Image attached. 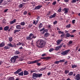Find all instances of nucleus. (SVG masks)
I'll return each instance as SVG.
<instances>
[{
  "label": "nucleus",
  "instance_id": "f257e3e1",
  "mask_svg": "<svg viewBox=\"0 0 80 80\" xmlns=\"http://www.w3.org/2000/svg\"><path fill=\"white\" fill-rule=\"evenodd\" d=\"M36 43V45L38 48H43L45 45V42L43 40H39Z\"/></svg>",
  "mask_w": 80,
  "mask_h": 80
},
{
  "label": "nucleus",
  "instance_id": "f03ea898",
  "mask_svg": "<svg viewBox=\"0 0 80 80\" xmlns=\"http://www.w3.org/2000/svg\"><path fill=\"white\" fill-rule=\"evenodd\" d=\"M18 58V56H14L13 57H12L11 59V62H12V63H15L16 61V60Z\"/></svg>",
  "mask_w": 80,
  "mask_h": 80
},
{
  "label": "nucleus",
  "instance_id": "7ed1b4c3",
  "mask_svg": "<svg viewBox=\"0 0 80 80\" xmlns=\"http://www.w3.org/2000/svg\"><path fill=\"white\" fill-rule=\"evenodd\" d=\"M69 51H70V50H68L65 51H63L61 53V54L62 55H67V54L68 52H69Z\"/></svg>",
  "mask_w": 80,
  "mask_h": 80
},
{
  "label": "nucleus",
  "instance_id": "20e7f679",
  "mask_svg": "<svg viewBox=\"0 0 80 80\" xmlns=\"http://www.w3.org/2000/svg\"><path fill=\"white\" fill-rule=\"evenodd\" d=\"M63 43H62L60 45V46H57L56 47V48H55V50L56 51H58V50L60 48H61V47H62V46L63 45Z\"/></svg>",
  "mask_w": 80,
  "mask_h": 80
},
{
  "label": "nucleus",
  "instance_id": "39448f33",
  "mask_svg": "<svg viewBox=\"0 0 80 80\" xmlns=\"http://www.w3.org/2000/svg\"><path fill=\"white\" fill-rule=\"evenodd\" d=\"M41 60V59L39 60H37L35 61H30L31 64H33V63H37V62H40Z\"/></svg>",
  "mask_w": 80,
  "mask_h": 80
},
{
  "label": "nucleus",
  "instance_id": "423d86ee",
  "mask_svg": "<svg viewBox=\"0 0 80 80\" xmlns=\"http://www.w3.org/2000/svg\"><path fill=\"white\" fill-rule=\"evenodd\" d=\"M42 7V5H39L38 6H37L36 7L34 8V10H39V9H40Z\"/></svg>",
  "mask_w": 80,
  "mask_h": 80
},
{
  "label": "nucleus",
  "instance_id": "0eeeda50",
  "mask_svg": "<svg viewBox=\"0 0 80 80\" xmlns=\"http://www.w3.org/2000/svg\"><path fill=\"white\" fill-rule=\"evenodd\" d=\"M75 79L77 80H80V75L79 74H78L75 76Z\"/></svg>",
  "mask_w": 80,
  "mask_h": 80
},
{
  "label": "nucleus",
  "instance_id": "6e6552de",
  "mask_svg": "<svg viewBox=\"0 0 80 80\" xmlns=\"http://www.w3.org/2000/svg\"><path fill=\"white\" fill-rule=\"evenodd\" d=\"M62 41H63L62 39H59L57 41V45H59L60 44V43H61Z\"/></svg>",
  "mask_w": 80,
  "mask_h": 80
},
{
  "label": "nucleus",
  "instance_id": "1a4fd4ad",
  "mask_svg": "<svg viewBox=\"0 0 80 80\" xmlns=\"http://www.w3.org/2000/svg\"><path fill=\"white\" fill-rule=\"evenodd\" d=\"M22 69L20 68L18 69L15 72H14V74H17V73H19V72H21V71H22Z\"/></svg>",
  "mask_w": 80,
  "mask_h": 80
},
{
  "label": "nucleus",
  "instance_id": "9d476101",
  "mask_svg": "<svg viewBox=\"0 0 80 80\" xmlns=\"http://www.w3.org/2000/svg\"><path fill=\"white\" fill-rule=\"evenodd\" d=\"M16 22V19H14L13 21H12L10 22L9 23L10 25H12V24H13L14 23H15Z\"/></svg>",
  "mask_w": 80,
  "mask_h": 80
},
{
  "label": "nucleus",
  "instance_id": "9b49d317",
  "mask_svg": "<svg viewBox=\"0 0 80 80\" xmlns=\"http://www.w3.org/2000/svg\"><path fill=\"white\" fill-rule=\"evenodd\" d=\"M20 51L18 50H16L14 52L15 55H19V54H20Z\"/></svg>",
  "mask_w": 80,
  "mask_h": 80
},
{
  "label": "nucleus",
  "instance_id": "f8f14e48",
  "mask_svg": "<svg viewBox=\"0 0 80 80\" xmlns=\"http://www.w3.org/2000/svg\"><path fill=\"white\" fill-rule=\"evenodd\" d=\"M34 77L38 78V74L36 73H33L32 74V78H34Z\"/></svg>",
  "mask_w": 80,
  "mask_h": 80
},
{
  "label": "nucleus",
  "instance_id": "ddd939ff",
  "mask_svg": "<svg viewBox=\"0 0 80 80\" xmlns=\"http://www.w3.org/2000/svg\"><path fill=\"white\" fill-rule=\"evenodd\" d=\"M56 16V13H54L53 15H51L49 17V18L51 19L52 18H54Z\"/></svg>",
  "mask_w": 80,
  "mask_h": 80
},
{
  "label": "nucleus",
  "instance_id": "4468645a",
  "mask_svg": "<svg viewBox=\"0 0 80 80\" xmlns=\"http://www.w3.org/2000/svg\"><path fill=\"white\" fill-rule=\"evenodd\" d=\"M8 47H16V45H13L11 43L8 44Z\"/></svg>",
  "mask_w": 80,
  "mask_h": 80
},
{
  "label": "nucleus",
  "instance_id": "2eb2a0df",
  "mask_svg": "<svg viewBox=\"0 0 80 80\" xmlns=\"http://www.w3.org/2000/svg\"><path fill=\"white\" fill-rule=\"evenodd\" d=\"M5 45V42H3L1 43H0V47H4Z\"/></svg>",
  "mask_w": 80,
  "mask_h": 80
},
{
  "label": "nucleus",
  "instance_id": "dca6fc26",
  "mask_svg": "<svg viewBox=\"0 0 80 80\" xmlns=\"http://www.w3.org/2000/svg\"><path fill=\"white\" fill-rule=\"evenodd\" d=\"M16 29H22V27H21V26L20 25H18L16 26Z\"/></svg>",
  "mask_w": 80,
  "mask_h": 80
},
{
  "label": "nucleus",
  "instance_id": "f3484780",
  "mask_svg": "<svg viewBox=\"0 0 80 80\" xmlns=\"http://www.w3.org/2000/svg\"><path fill=\"white\" fill-rule=\"evenodd\" d=\"M9 29V26H6L4 28V30L5 31H7Z\"/></svg>",
  "mask_w": 80,
  "mask_h": 80
},
{
  "label": "nucleus",
  "instance_id": "a211bd4d",
  "mask_svg": "<svg viewBox=\"0 0 80 80\" xmlns=\"http://www.w3.org/2000/svg\"><path fill=\"white\" fill-rule=\"evenodd\" d=\"M29 74V73H28V71L25 70L24 72V75H28Z\"/></svg>",
  "mask_w": 80,
  "mask_h": 80
},
{
  "label": "nucleus",
  "instance_id": "6ab92c4d",
  "mask_svg": "<svg viewBox=\"0 0 80 80\" xmlns=\"http://www.w3.org/2000/svg\"><path fill=\"white\" fill-rule=\"evenodd\" d=\"M19 76H23V71H22L21 72L18 73Z\"/></svg>",
  "mask_w": 80,
  "mask_h": 80
},
{
  "label": "nucleus",
  "instance_id": "aec40b11",
  "mask_svg": "<svg viewBox=\"0 0 80 80\" xmlns=\"http://www.w3.org/2000/svg\"><path fill=\"white\" fill-rule=\"evenodd\" d=\"M63 11H65L64 12V13H68V10H67V8H64Z\"/></svg>",
  "mask_w": 80,
  "mask_h": 80
},
{
  "label": "nucleus",
  "instance_id": "412c9836",
  "mask_svg": "<svg viewBox=\"0 0 80 80\" xmlns=\"http://www.w3.org/2000/svg\"><path fill=\"white\" fill-rule=\"evenodd\" d=\"M24 6V3H22V4H20L19 6V8H22Z\"/></svg>",
  "mask_w": 80,
  "mask_h": 80
},
{
  "label": "nucleus",
  "instance_id": "4be33fe9",
  "mask_svg": "<svg viewBox=\"0 0 80 80\" xmlns=\"http://www.w3.org/2000/svg\"><path fill=\"white\" fill-rule=\"evenodd\" d=\"M48 29H44V31H43L42 33V34H44V33H45V32H48Z\"/></svg>",
  "mask_w": 80,
  "mask_h": 80
},
{
  "label": "nucleus",
  "instance_id": "5701e85b",
  "mask_svg": "<svg viewBox=\"0 0 80 80\" xmlns=\"http://www.w3.org/2000/svg\"><path fill=\"white\" fill-rule=\"evenodd\" d=\"M39 21V20H37L36 22L35 21H34L33 22V24H35V25H36L37 24V23H38V22Z\"/></svg>",
  "mask_w": 80,
  "mask_h": 80
},
{
  "label": "nucleus",
  "instance_id": "b1692460",
  "mask_svg": "<svg viewBox=\"0 0 80 80\" xmlns=\"http://www.w3.org/2000/svg\"><path fill=\"white\" fill-rule=\"evenodd\" d=\"M42 27H43V24L41 23L39 25L38 28L39 29H40V28H42Z\"/></svg>",
  "mask_w": 80,
  "mask_h": 80
},
{
  "label": "nucleus",
  "instance_id": "393cba45",
  "mask_svg": "<svg viewBox=\"0 0 80 80\" xmlns=\"http://www.w3.org/2000/svg\"><path fill=\"white\" fill-rule=\"evenodd\" d=\"M44 35L45 37H48V35H49V33H48V32H46L45 33Z\"/></svg>",
  "mask_w": 80,
  "mask_h": 80
},
{
  "label": "nucleus",
  "instance_id": "a878e982",
  "mask_svg": "<svg viewBox=\"0 0 80 80\" xmlns=\"http://www.w3.org/2000/svg\"><path fill=\"white\" fill-rule=\"evenodd\" d=\"M71 66L72 68H77V65H75V64H72Z\"/></svg>",
  "mask_w": 80,
  "mask_h": 80
},
{
  "label": "nucleus",
  "instance_id": "bb28decb",
  "mask_svg": "<svg viewBox=\"0 0 80 80\" xmlns=\"http://www.w3.org/2000/svg\"><path fill=\"white\" fill-rule=\"evenodd\" d=\"M66 38H68L70 37V34L68 33H67L66 34Z\"/></svg>",
  "mask_w": 80,
  "mask_h": 80
},
{
  "label": "nucleus",
  "instance_id": "cd10ccee",
  "mask_svg": "<svg viewBox=\"0 0 80 80\" xmlns=\"http://www.w3.org/2000/svg\"><path fill=\"white\" fill-rule=\"evenodd\" d=\"M73 72H71L68 74V75H69V76H72V75H73Z\"/></svg>",
  "mask_w": 80,
  "mask_h": 80
},
{
  "label": "nucleus",
  "instance_id": "c85d7f7f",
  "mask_svg": "<svg viewBox=\"0 0 80 80\" xmlns=\"http://www.w3.org/2000/svg\"><path fill=\"white\" fill-rule=\"evenodd\" d=\"M42 76V73L38 74V78H40Z\"/></svg>",
  "mask_w": 80,
  "mask_h": 80
},
{
  "label": "nucleus",
  "instance_id": "c756f323",
  "mask_svg": "<svg viewBox=\"0 0 80 80\" xmlns=\"http://www.w3.org/2000/svg\"><path fill=\"white\" fill-rule=\"evenodd\" d=\"M52 25L51 24H49V25H48V28H49V29H51V28H52Z\"/></svg>",
  "mask_w": 80,
  "mask_h": 80
},
{
  "label": "nucleus",
  "instance_id": "7c9ffc66",
  "mask_svg": "<svg viewBox=\"0 0 80 80\" xmlns=\"http://www.w3.org/2000/svg\"><path fill=\"white\" fill-rule=\"evenodd\" d=\"M31 39H32V38H31L30 36L26 37V40H31Z\"/></svg>",
  "mask_w": 80,
  "mask_h": 80
},
{
  "label": "nucleus",
  "instance_id": "2f4dec72",
  "mask_svg": "<svg viewBox=\"0 0 80 80\" xmlns=\"http://www.w3.org/2000/svg\"><path fill=\"white\" fill-rule=\"evenodd\" d=\"M20 30H15L14 31V33H16L17 32H20Z\"/></svg>",
  "mask_w": 80,
  "mask_h": 80
},
{
  "label": "nucleus",
  "instance_id": "473e14b6",
  "mask_svg": "<svg viewBox=\"0 0 80 80\" xmlns=\"http://www.w3.org/2000/svg\"><path fill=\"white\" fill-rule=\"evenodd\" d=\"M8 80H14V78L11 77L9 78L8 79Z\"/></svg>",
  "mask_w": 80,
  "mask_h": 80
},
{
  "label": "nucleus",
  "instance_id": "72a5a7b5",
  "mask_svg": "<svg viewBox=\"0 0 80 80\" xmlns=\"http://www.w3.org/2000/svg\"><path fill=\"white\" fill-rule=\"evenodd\" d=\"M69 73V70H65L64 71V73L65 74H67Z\"/></svg>",
  "mask_w": 80,
  "mask_h": 80
},
{
  "label": "nucleus",
  "instance_id": "f704fd0d",
  "mask_svg": "<svg viewBox=\"0 0 80 80\" xmlns=\"http://www.w3.org/2000/svg\"><path fill=\"white\" fill-rule=\"evenodd\" d=\"M20 24L21 25L24 26L25 25V23L24 22H21Z\"/></svg>",
  "mask_w": 80,
  "mask_h": 80
},
{
  "label": "nucleus",
  "instance_id": "c9c22d12",
  "mask_svg": "<svg viewBox=\"0 0 80 80\" xmlns=\"http://www.w3.org/2000/svg\"><path fill=\"white\" fill-rule=\"evenodd\" d=\"M62 10V8L61 7H59V9L58 10V12H60Z\"/></svg>",
  "mask_w": 80,
  "mask_h": 80
},
{
  "label": "nucleus",
  "instance_id": "e433bc0d",
  "mask_svg": "<svg viewBox=\"0 0 80 80\" xmlns=\"http://www.w3.org/2000/svg\"><path fill=\"white\" fill-rule=\"evenodd\" d=\"M65 62V59L63 60H60L59 61V63H62V62Z\"/></svg>",
  "mask_w": 80,
  "mask_h": 80
},
{
  "label": "nucleus",
  "instance_id": "4c0bfd02",
  "mask_svg": "<svg viewBox=\"0 0 80 80\" xmlns=\"http://www.w3.org/2000/svg\"><path fill=\"white\" fill-rule=\"evenodd\" d=\"M58 33H59V34H63V33H64V32H62V31H59L58 32Z\"/></svg>",
  "mask_w": 80,
  "mask_h": 80
},
{
  "label": "nucleus",
  "instance_id": "58836bf2",
  "mask_svg": "<svg viewBox=\"0 0 80 80\" xmlns=\"http://www.w3.org/2000/svg\"><path fill=\"white\" fill-rule=\"evenodd\" d=\"M4 48H5V49H6V50H7V49H9L10 48V47H8L7 46H5L4 47Z\"/></svg>",
  "mask_w": 80,
  "mask_h": 80
},
{
  "label": "nucleus",
  "instance_id": "ea45409f",
  "mask_svg": "<svg viewBox=\"0 0 80 80\" xmlns=\"http://www.w3.org/2000/svg\"><path fill=\"white\" fill-rule=\"evenodd\" d=\"M12 37L9 38V40L10 42L12 41Z\"/></svg>",
  "mask_w": 80,
  "mask_h": 80
},
{
  "label": "nucleus",
  "instance_id": "a19ab883",
  "mask_svg": "<svg viewBox=\"0 0 80 80\" xmlns=\"http://www.w3.org/2000/svg\"><path fill=\"white\" fill-rule=\"evenodd\" d=\"M60 63L59 61H55L54 62V64H58V63Z\"/></svg>",
  "mask_w": 80,
  "mask_h": 80
},
{
  "label": "nucleus",
  "instance_id": "79ce46f5",
  "mask_svg": "<svg viewBox=\"0 0 80 80\" xmlns=\"http://www.w3.org/2000/svg\"><path fill=\"white\" fill-rule=\"evenodd\" d=\"M71 2L72 3H76V0H72V1H71Z\"/></svg>",
  "mask_w": 80,
  "mask_h": 80
},
{
  "label": "nucleus",
  "instance_id": "37998d69",
  "mask_svg": "<svg viewBox=\"0 0 80 80\" xmlns=\"http://www.w3.org/2000/svg\"><path fill=\"white\" fill-rule=\"evenodd\" d=\"M54 50V49H53V48H52L50 49L49 50V51L50 52H53V51Z\"/></svg>",
  "mask_w": 80,
  "mask_h": 80
},
{
  "label": "nucleus",
  "instance_id": "c03bdc74",
  "mask_svg": "<svg viewBox=\"0 0 80 80\" xmlns=\"http://www.w3.org/2000/svg\"><path fill=\"white\" fill-rule=\"evenodd\" d=\"M46 69V68H42L40 69V70L41 71H43V70H45Z\"/></svg>",
  "mask_w": 80,
  "mask_h": 80
},
{
  "label": "nucleus",
  "instance_id": "a18cd8bd",
  "mask_svg": "<svg viewBox=\"0 0 80 80\" xmlns=\"http://www.w3.org/2000/svg\"><path fill=\"white\" fill-rule=\"evenodd\" d=\"M70 24H69L66 26V28H70Z\"/></svg>",
  "mask_w": 80,
  "mask_h": 80
},
{
  "label": "nucleus",
  "instance_id": "49530a36",
  "mask_svg": "<svg viewBox=\"0 0 80 80\" xmlns=\"http://www.w3.org/2000/svg\"><path fill=\"white\" fill-rule=\"evenodd\" d=\"M56 3H57V2L56 1H54L52 3V5H55Z\"/></svg>",
  "mask_w": 80,
  "mask_h": 80
},
{
  "label": "nucleus",
  "instance_id": "de8ad7c7",
  "mask_svg": "<svg viewBox=\"0 0 80 80\" xmlns=\"http://www.w3.org/2000/svg\"><path fill=\"white\" fill-rule=\"evenodd\" d=\"M37 38V36H34V34H33V36L31 38Z\"/></svg>",
  "mask_w": 80,
  "mask_h": 80
},
{
  "label": "nucleus",
  "instance_id": "09e8293b",
  "mask_svg": "<svg viewBox=\"0 0 80 80\" xmlns=\"http://www.w3.org/2000/svg\"><path fill=\"white\" fill-rule=\"evenodd\" d=\"M44 30H45V28H43L40 30V31L41 32H42V31H44Z\"/></svg>",
  "mask_w": 80,
  "mask_h": 80
},
{
  "label": "nucleus",
  "instance_id": "8fccbe9b",
  "mask_svg": "<svg viewBox=\"0 0 80 80\" xmlns=\"http://www.w3.org/2000/svg\"><path fill=\"white\" fill-rule=\"evenodd\" d=\"M33 34L31 33L30 34V35H29V37L31 38V37H33Z\"/></svg>",
  "mask_w": 80,
  "mask_h": 80
},
{
  "label": "nucleus",
  "instance_id": "3c124183",
  "mask_svg": "<svg viewBox=\"0 0 80 80\" xmlns=\"http://www.w3.org/2000/svg\"><path fill=\"white\" fill-rule=\"evenodd\" d=\"M65 37V34H62V35H61V37H62V38H64Z\"/></svg>",
  "mask_w": 80,
  "mask_h": 80
},
{
  "label": "nucleus",
  "instance_id": "603ef678",
  "mask_svg": "<svg viewBox=\"0 0 80 80\" xmlns=\"http://www.w3.org/2000/svg\"><path fill=\"white\" fill-rule=\"evenodd\" d=\"M23 15H27V11H25L24 12Z\"/></svg>",
  "mask_w": 80,
  "mask_h": 80
},
{
  "label": "nucleus",
  "instance_id": "864d4df0",
  "mask_svg": "<svg viewBox=\"0 0 80 80\" xmlns=\"http://www.w3.org/2000/svg\"><path fill=\"white\" fill-rule=\"evenodd\" d=\"M72 23H75V20H73L72 21Z\"/></svg>",
  "mask_w": 80,
  "mask_h": 80
},
{
  "label": "nucleus",
  "instance_id": "5fc2aeb1",
  "mask_svg": "<svg viewBox=\"0 0 80 80\" xmlns=\"http://www.w3.org/2000/svg\"><path fill=\"white\" fill-rule=\"evenodd\" d=\"M53 24L54 25H56V24L57 23V21H54L53 22Z\"/></svg>",
  "mask_w": 80,
  "mask_h": 80
},
{
  "label": "nucleus",
  "instance_id": "6e6d98bb",
  "mask_svg": "<svg viewBox=\"0 0 80 80\" xmlns=\"http://www.w3.org/2000/svg\"><path fill=\"white\" fill-rule=\"evenodd\" d=\"M37 65H38V66H40V65H41V63L37 62Z\"/></svg>",
  "mask_w": 80,
  "mask_h": 80
},
{
  "label": "nucleus",
  "instance_id": "4d7b16f0",
  "mask_svg": "<svg viewBox=\"0 0 80 80\" xmlns=\"http://www.w3.org/2000/svg\"><path fill=\"white\" fill-rule=\"evenodd\" d=\"M72 42H72V41L70 40L69 41V44H71L72 43Z\"/></svg>",
  "mask_w": 80,
  "mask_h": 80
},
{
  "label": "nucleus",
  "instance_id": "13d9d810",
  "mask_svg": "<svg viewBox=\"0 0 80 80\" xmlns=\"http://www.w3.org/2000/svg\"><path fill=\"white\" fill-rule=\"evenodd\" d=\"M23 2H28V1H29V0H22Z\"/></svg>",
  "mask_w": 80,
  "mask_h": 80
},
{
  "label": "nucleus",
  "instance_id": "bf43d9fd",
  "mask_svg": "<svg viewBox=\"0 0 80 80\" xmlns=\"http://www.w3.org/2000/svg\"><path fill=\"white\" fill-rule=\"evenodd\" d=\"M30 72L31 73H33V72H34L35 71L33 70H30Z\"/></svg>",
  "mask_w": 80,
  "mask_h": 80
},
{
  "label": "nucleus",
  "instance_id": "052dcab7",
  "mask_svg": "<svg viewBox=\"0 0 80 80\" xmlns=\"http://www.w3.org/2000/svg\"><path fill=\"white\" fill-rule=\"evenodd\" d=\"M64 2H68L69 0H64Z\"/></svg>",
  "mask_w": 80,
  "mask_h": 80
},
{
  "label": "nucleus",
  "instance_id": "680f3d73",
  "mask_svg": "<svg viewBox=\"0 0 80 80\" xmlns=\"http://www.w3.org/2000/svg\"><path fill=\"white\" fill-rule=\"evenodd\" d=\"M32 25H33L32 24H31V25L30 24L29 25L28 27H29V28H31V27H32Z\"/></svg>",
  "mask_w": 80,
  "mask_h": 80
},
{
  "label": "nucleus",
  "instance_id": "e2e57ef3",
  "mask_svg": "<svg viewBox=\"0 0 80 80\" xmlns=\"http://www.w3.org/2000/svg\"><path fill=\"white\" fill-rule=\"evenodd\" d=\"M76 32V30H73L72 31V33H74V32Z\"/></svg>",
  "mask_w": 80,
  "mask_h": 80
},
{
  "label": "nucleus",
  "instance_id": "0e129e2a",
  "mask_svg": "<svg viewBox=\"0 0 80 80\" xmlns=\"http://www.w3.org/2000/svg\"><path fill=\"white\" fill-rule=\"evenodd\" d=\"M7 11H8V9H5L4 12H5V13H6V12H7Z\"/></svg>",
  "mask_w": 80,
  "mask_h": 80
},
{
  "label": "nucleus",
  "instance_id": "69168bd1",
  "mask_svg": "<svg viewBox=\"0 0 80 80\" xmlns=\"http://www.w3.org/2000/svg\"><path fill=\"white\" fill-rule=\"evenodd\" d=\"M19 50H22V49H23V47L21 46L19 48Z\"/></svg>",
  "mask_w": 80,
  "mask_h": 80
},
{
  "label": "nucleus",
  "instance_id": "338daca9",
  "mask_svg": "<svg viewBox=\"0 0 80 80\" xmlns=\"http://www.w3.org/2000/svg\"><path fill=\"white\" fill-rule=\"evenodd\" d=\"M40 16H38L37 17V20H39L40 19Z\"/></svg>",
  "mask_w": 80,
  "mask_h": 80
},
{
  "label": "nucleus",
  "instance_id": "774afa93",
  "mask_svg": "<svg viewBox=\"0 0 80 80\" xmlns=\"http://www.w3.org/2000/svg\"><path fill=\"white\" fill-rule=\"evenodd\" d=\"M51 58L50 57H48L46 58V59H50Z\"/></svg>",
  "mask_w": 80,
  "mask_h": 80
}]
</instances>
